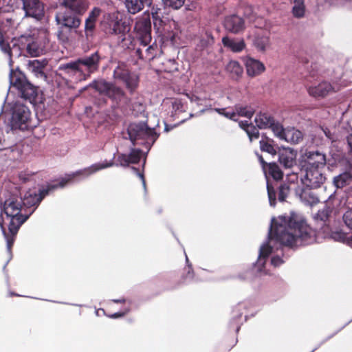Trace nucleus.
<instances>
[{
  "label": "nucleus",
  "instance_id": "1",
  "mask_svg": "<svg viewBox=\"0 0 352 352\" xmlns=\"http://www.w3.org/2000/svg\"><path fill=\"white\" fill-rule=\"evenodd\" d=\"M322 232L318 233L310 228L302 219H298L295 214L289 216H279L272 218L268 239L259 249L258 259L254 265V270L259 274H268L265 270L268 256H271V265L278 267L284 263L283 246L298 247L320 242L321 239L331 237L335 241L346 243L347 236L343 232H331L329 227L324 225Z\"/></svg>",
  "mask_w": 352,
  "mask_h": 352
},
{
  "label": "nucleus",
  "instance_id": "2",
  "mask_svg": "<svg viewBox=\"0 0 352 352\" xmlns=\"http://www.w3.org/2000/svg\"><path fill=\"white\" fill-rule=\"evenodd\" d=\"M34 210L28 213L21 201L15 197H10L5 201L1 208L0 227L5 234L3 224L8 226L10 232L14 235L18 232L21 226L29 218Z\"/></svg>",
  "mask_w": 352,
  "mask_h": 352
},
{
  "label": "nucleus",
  "instance_id": "3",
  "mask_svg": "<svg viewBox=\"0 0 352 352\" xmlns=\"http://www.w3.org/2000/svg\"><path fill=\"white\" fill-rule=\"evenodd\" d=\"M99 62L100 56L98 52H94L90 56L63 65L60 68L65 69L69 74H78L80 80H85L98 69Z\"/></svg>",
  "mask_w": 352,
  "mask_h": 352
},
{
  "label": "nucleus",
  "instance_id": "4",
  "mask_svg": "<svg viewBox=\"0 0 352 352\" xmlns=\"http://www.w3.org/2000/svg\"><path fill=\"white\" fill-rule=\"evenodd\" d=\"M131 142L135 144H146L149 149L158 138L155 128H150L146 123H132L127 129Z\"/></svg>",
  "mask_w": 352,
  "mask_h": 352
},
{
  "label": "nucleus",
  "instance_id": "5",
  "mask_svg": "<svg viewBox=\"0 0 352 352\" xmlns=\"http://www.w3.org/2000/svg\"><path fill=\"white\" fill-rule=\"evenodd\" d=\"M30 115V111L26 106L16 102L10 107L8 124L11 130H26L29 127Z\"/></svg>",
  "mask_w": 352,
  "mask_h": 352
},
{
  "label": "nucleus",
  "instance_id": "6",
  "mask_svg": "<svg viewBox=\"0 0 352 352\" xmlns=\"http://www.w3.org/2000/svg\"><path fill=\"white\" fill-rule=\"evenodd\" d=\"M102 26L107 34L118 35L122 41L131 29L129 23L118 12H113L106 15Z\"/></svg>",
  "mask_w": 352,
  "mask_h": 352
},
{
  "label": "nucleus",
  "instance_id": "7",
  "mask_svg": "<svg viewBox=\"0 0 352 352\" xmlns=\"http://www.w3.org/2000/svg\"><path fill=\"white\" fill-rule=\"evenodd\" d=\"M10 82L11 85L19 90L21 97L29 100L34 99L36 97V87L27 80L23 74L14 72L12 69L10 74Z\"/></svg>",
  "mask_w": 352,
  "mask_h": 352
},
{
  "label": "nucleus",
  "instance_id": "8",
  "mask_svg": "<svg viewBox=\"0 0 352 352\" xmlns=\"http://www.w3.org/2000/svg\"><path fill=\"white\" fill-rule=\"evenodd\" d=\"M113 165V162L112 161L109 162H104L92 164L89 167L78 170L75 173H73L72 174L66 175L64 178L61 179L58 186L61 188L64 187L67 183L71 182L74 178L77 177L85 178L96 173L97 171H99L106 168L111 167ZM56 187H57V185L53 186V188Z\"/></svg>",
  "mask_w": 352,
  "mask_h": 352
},
{
  "label": "nucleus",
  "instance_id": "9",
  "mask_svg": "<svg viewBox=\"0 0 352 352\" xmlns=\"http://www.w3.org/2000/svg\"><path fill=\"white\" fill-rule=\"evenodd\" d=\"M140 41V43L145 45L148 42H151V23L150 14L144 12L137 18L134 28Z\"/></svg>",
  "mask_w": 352,
  "mask_h": 352
},
{
  "label": "nucleus",
  "instance_id": "10",
  "mask_svg": "<svg viewBox=\"0 0 352 352\" xmlns=\"http://www.w3.org/2000/svg\"><path fill=\"white\" fill-rule=\"evenodd\" d=\"M304 174L301 176L302 183L307 187L316 188L320 186L325 180L322 173V168H303Z\"/></svg>",
  "mask_w": 352,
  "mask_h": 352
},
{
  "label": "nucleus",
  "instance_id": "11",
  "mask_svg": "<svg viewBox=\"0 0 352 352\" xmlns=\"http://www.w3.org/2000/svg\"><path fill=\"white\" fill-rule=\"evenodd\" d=\"M94 87L100 94L108 96L113 100H120L124 96V92L120 87L105 80L94 82Z\"/></svg>",
  "mask_w": 352,
  "mask_h": 352
},
{
  "label": "nucleus",
  "instance_id": "12",
  "mask_svg": "<svg viewBox=\"0 0 352 352\" xmlns=\"http://www.w3.org/2000/svg\"><path fill=\"white\" fill-rule=\"evenodd\" d=\"M55 21L60 25V28L65 27L70 30L78 28L81 23L76 14H72L67 11H58L55 16Z\"/></svg>",
  "mask_w": 352,
  "mask_h": 352
},
{
  "label": "nucleus",
  "instance_id": "13",
  "mask_svg": "<svg viewBox=\"0 0 352 352\" xmlns=\"http://www.w3.org/2000/svg\"><path fill=\"white\" fill-rule=\"evenodd\" d=\"M25 16L41 20L44 16V4L39 0H22Z\"/></svg>",
  "mask_w": 352,
  "mask_h": 352
},
{
  "label": "nucleus",
  "instance_id": "14",
  "mask_svg": "<svg viewBox=\"0 0 352 352\" xmlns=\"http://www.w3.org/2000/svg\"><path fill=\"white\" fill-rule=\"evenodd\" d=\"M302 157L303 168H323L326 164L325 155L318 151L306 153Z\"/></svg>",
  "mask_w": 352,
  "mask_h": 352
},
{
  "label": "nucleus",
  "instance_id": "15",
  "mask_svg": "<svg viewBox=\"0 0 352 352\" xmlns=\"http://www.w3.org/2000/svg\"><path fill=\"white\" fill-rule=\"evenodd\" d=\"M340 89L337 84H331L327 81H322L317 85L307 86V91L311 96L315 98H323L329 94L338 91Z\"/></svg>",
  "mask_w": 352,
  "mask_h": 352
},
{
  "label": "nucleus",
  "instance_id": "16",
  "mask_svg": "<svg viewBox=\"0 0 352 352\" xmlns=\"http://www.w3.org/2000/svg\"><path fill=\"white\" fill-rule=\"evenodd\" d=\"M114 77L122 80L131 91H134L138 85L139 78L135 74H130L128 70L118 67L114 70Z\"/></svg>",
  "mask_w": 352,
  "mask_h": 352
},
{
  "label": "nucleus",
  "instance_id": "17",
  "mask_svg": "<svg viewBox=\"0 0 352 352\" xmlns=\"http://www.w3.org/2000/svg\"><path fill=\"white\" fill-rule=\"evenodd\" d=\"M243 62L247 74L250 77L259 76L265 70L264 64L257 59L246 56L243 58Z\"/></svg>",
  "mask_w": 352,
  "mask_h": 352
},
{
  "label": "nucleus",
  "instance_id": "18",
  "mask_svg": "<svg viewBox=\"0 0 352 352\" xmlns=\"http://www.w3.org/2000/svg\"><path fill=\"white\" fill-rule=\"evenodd\" d=\"M223 25L226 30L233 34H239L245 29L243 19L235 14L227 16Z\"/></svg>",
  "mask_w": 352,
  "mask_h": 352
},
{
  "label": "nucleus",
  "instance_id": "19",
  "mask_svg": "<svg viewBox=\"0 0 352 352\" xmlns=\"http://www.w3.org/2000/svg\"><path fill=\"white\" fill-rule=\"evenodd\" d=\"M47 194V192H44L42 191L40 195L37 194L36 190H30L27 191L23 197L20 199L21 204L26 210L27 208L36 206L42 200L43 197Z\"/></svg>",
  "mask_w": 352,
  "mask_h": 352
},
{
  "label": "nucleus",
  "instance_id": "20",
  "mask_svg": "<svg viewBox=\"0 0 352 352\" xmlns=\"http://www.w3.org/2000/svg\"><path fill=\"white\" fill-rule=\"evenodd\" d=\"M278 160L285 168H292L296 164V152L290 148H283L278 152Z\"/></svg>",
  "mask_w": 352,
  "mask_h": 352
},
{
  "label": "nucleus",
  "instance_id": "21",
  "mask_svg": "<svg viewBox=\"0 0 352 352\" xmlns=\"http://www.w3.org/2000/svg\"><path fill=\"white\" fill-rule=\"evenodd\" d=\"M151 42H148L145 45L140 43L141 47L136 50V54L140 58L146 60H151L155 58L159 51L158 46L153 43L149 45Z\"/></svg>",
  "mask_w": 352,
  "mask_h": 352
},
{
  "label": "nucleus",
  "instance_id": "22",
  "mask_svg": "<svg viewBox=\"0 0 352 352\" xmlns=\"http://www.w3.org/2000/svg\"><path fill=\"white\" fill-rule=\"evenodd\" d=\"M62 5L72 12L80 15L83 14L89 7L87 0H63Z\"/></svg>",
  "mask_w": 352,
  "mask_h": 352
},
{
  "label": "nucleus",
  "instance_id": "23",
  "mask_svg": "<svg viewBox=\"0 0 352 352\" xmlns=\"http://www.w3.org/2000/svg\"><path fill=\"white\" fill-rule=\"evenodd\" d=\"M142 157V153L140 149H132L129 155L122 154L118 157L119 164L127 166L129 164H137Z\"/></svg>",
  "mask_w": 352,
  "mask_h": 352
},
{
  "label": "nucleus",
  "instance_id": "24",
  "mask_svg": "<svg viewBox=\"0 0 352 352\" xmlns=\"http://www.w3.org/2000/svg\"><path fill=\"white\" fill-rule=\"evenodd\" d=\"M222 43L224 47L233 52H240L245 47V43L243 39H234L228 36L223 37Z\"/></svg>",
  "mask_w": 352,
  "mask_h": 352
},
{
  "label": "nucleus",
  "instance_id": "25",
  "mask_svg": "<svg viewBox=\"0 0 352 352\" xmlns=\"http://www.w3.org/2000/svg\"><path fill=\"white\" fill-rule=\"evenodd\" d=\"M151 0H125V6L131 14H135L143 10L145 5L151 3Z\"/></svg>",
  "mask_w": 352,
  "mask_h": 352
},
{
  "label": "nucleus",
  "instance_id": "26",
  "mask_svg": "<svg viewBox=\"0 0 352 352\" xmlns=\"http://www.w3.org/2000/svg\"><path fill=\"white\" fill-rule=\"evenodd\" d=\"M226 72L233 79H239L243 73V67L239 62L236 60H230L226 67Z\"/></svg>",
  "mask_w": 352,
  "mask_h": 352
},
{
  "label": "nucleus",
  "instance_id": "27",
  "mask_svg": "<svg viewBox=\"0 0 352 352\" xmlns=\"http://www.w3.org/2000/svg\"><path fill=\"white\" fill-rule=\"evenodd\" d=\"M352 180V169L344 172L333 178V184L338 188H343L349 184Z\"/></svg>",
  "mask_w": 352,
  "mask_h": 352
},
{
  "label": "nucleus",
  "instance_id": "28",
  "mask_svg": "<svg viewBox=\"0 0 352 352\" xmlns=\"http://www.w3.org/2000/svg\"><path fill=\"white\" fill-rule=\"evenodd\" d=\"M27 52L31 56H38L43 54L45 51V45L42 42L34 41L29 43L27 45Z\"/></svg>",
  "mask_w": 352,
  "mask_h": 352
},
{
  "label": "nucleus",
  "instance_id": "29",
  "mask_svg": "<svg viewBox=\"0 0 352 352\" xmlns=\"http://www.w3.org/2000/svg\"><path fill=\"white\" fill-rule=\"evenodd\" d=\"M255 123L259 129H267L274 121L273 118L265 113L257 114L254 119Z\"/></svg>",
  "mask_w": 352,
  "mask_h": 352
},
{
  "label": "nucleus",
  "instance_id": "30",
  "mask_svg": "<svg viewBox=\"0 0 352 352\" xmlns=\"http://www.w3.org/2000/svg\"><path fill=\"white\" fill-rule=\"evenodd\" d=\"M239 126L248 134L250 140L252 142L253 140L258 138L259 133L258 129L252 124L248 123V121H241L239 122Z\"/></svg>",
  "mask_w": 352,
  "mask_h": 352
},
{
  "label": "nucleus",
  "instance_id": "31",
  "mask_svg": "<svg viewBox=\"0 0 352 352\" xmlns=\"http://www.w3.org/2000/svg\"><path fill=\"white\" fill-rule=\"evenodd\" d=\"M302 139V133L295 129H289L286 130L285 140L286 142L294 144L298 143Z\"/></svg>",
  "mask_w": 352,
  "mask_h": 352
},
{
  "label": "nucleus",
  "instance_id": "32",
  "mask_svg": "<svg viewBox=\"0 0 352 352\" xmlns=\"http://www.w3.org/2000/svg\"><path fill=\"white\" fill-rule=\"evenodd\" d=\"M292 14L296 18H302L305 13L304 0H294L292 7Z\"/></svg>",
  "mask_w": 352,
  "mask_h": 352
},
{
  "label": "nucleus",
  "instance_id": "33",
  "mask_svg": "<svg viewBox=\"0 0 352 352\" xmlns=\"http://www.w3.org/2000/svg\"><path fill=\"white\" fill-rule=\"evenodd\" d=\"M254 45L258 51L264 52L270 45V38L267 36H257L254 40Z\"/></svg>",
  "mask_w": 352,
  "mask_h": 352
},
{
  "label": "nucleus",
  "instance_id": "34",
  "mask_svg": "<svg viewBox=\"0 0 352 352\" xmlns=\"http://www.w3.org/2000/svg\"><path fill=\"white\" fill-rule=\"evenodd\" d=\"M234 109L236 113V118L241 116L251 118L254 113V109L249 106L236 105Z\"/></svg>",
  "mask_w": 352,
  "mask_h": 352
},
{
  "label": "nucleus",
  "instance_id": "35",
  "mask_svg": "<svg viewBox=\"0 0 352 352\" xmlns=\"http://www.w3.org/2000/svg\"><path fill=\"white\" fill-rule=\"evenodd\" d=\"M331 212V208L325 206L314 214V219L316 221H321V223H325L329 219Z\"/></svg>",
  "mask_w": 352,
  "mask_h": 352
},
{
  "label": "nucleus",
  "instance_id": "36",
  "mask_svg": "<svg viewBox=\"0 0 352 352\" xmlns=\"http://www.w3.org/2000/svg\"><path fill=\"white\" fill-rule=\"evenodd\" d=\"M269 129L272 130V131L277 138L280 140H285L286 130L284 129L282 125H280L279 123H275L274 120Z\"/></svg>",
  "mask_w": 352,
  "mask_h": 352
},
{
  "label": "nucleus",
  "instance_id": "37",
  "mask_svg": "<svg viewBox=\"0 0 352 352\" xmlns=\"http://www.w3.org/2000/svg\"><path fill=\"white\" fill-rule=\"evenodd\" d=\"M268 173L275 180H279L283 178V173L278 166L274 163L269 164L268 165Z\"/></svg>",
  "mask_w": 352,
  "mask_h": 352
},
{
  "label": "nucleus",
  "instance_id": "38",
  "mask_svg": "<svg viewBox=\"0 0 352 352\" xmlns=\"http://www.w3.org/2000/svg\"><path fill=\"white\" fill-rule=\"evenodd\" d=\"M44 65L38 60H34L30 61L28 63V68L30 70L34 72L36 74H43V68Z\"/></svg>",
  "mask_w": 352,
  "mask_h": 352
},
{
  "label": "nucleus",
  "instance_id": "39",
  "mask_svg": "<svg viewBox=\"0 0 352 352\" xmlns=\"http://www.w3.org/2000/svg\"><path fill=\"white\" fill-rule=\"evenodd\" d=\"M166 7L177 10L180 8L184 3V0H162Z\"/></svg>",
  "mask_w": 352,
  "mask_h": 352
},
{
  "label": "nucleus",
  "instance_id": "40",
  "mask_svg": "<svg viewBox=\"0 0 352 352\" xmlns=\"http://www.w3.org/2000/svg\"><path fill=\"white\" fill-rule=\"evenodd\" d=\"M214 111L217 112L218 113L224 116L226 118H229L232 120H237L236 118V113L235 112V109L232 111H227L226 109L222 108V109H215Z\"/></svg>",
  "mask_w": 352,
  "mask_h": 352
},
{
  "label": "nucleus",
  "instance_id": "41",
  "mask_svg": "<svg viewBox=\"0 0 352 352\" xmlns=\"http://www.w3.org/2000/svg\"><path fill=\"white\" fill-rule=\"evenodd\" d=\"M260 148L262 151L267 152L271 155H275L276 153L274 146L265 140H262L260 141Z\"/></svg>",
  "mask_w": 352,
  "mask_h": 352
},
{
  "label": "nucleus",
  "instance_id": "42",
  "mask_svg": "<svg viewBox=\"0 0 352 352\" xmlns=\"http://www.w3.org/2000/svg\"><path fill=\"white\" fill-rule=\"evenodd\" d=\"M292 188V184L290 185L287 184H283L280 187V191H279V196L278 199L280 201H283L287 197V195L289 192V190Z\"/></svg>",
  "mask_w": 352,
  "mask_h": 352
},
{
  "label": "nucleus",
  "instance_id": "43",
  "mask_svg": "<svg viewBox=\"0 0 352 352\" xmlns=\"http://www.w3.org/2000/svg\"><path fill=\"white\" fill-rule=\"evenodd\" d=\"M0 47L4 53L8 54L10 58V65H11L12 52L9 45L4 41L1 35H0Z\"/></svg>",
  "mask_w": 352,
  "mask_h": 352
},
{
  "label": "nucleus",
  "instance_id": "44",
  "mask_svg": "<svg viewBox=\"0 0 352 352\" xmlns=\"http://www.w3.org/2000/svg\"><path fill=\"white\" fill-rule=\"evenodd\" d=\"M267 194L269 197V201L270 204L272 206H274L276 204V194L275 191L274 190L273 188L271 187L269 182H267Z\"/></svg>",
  "mask_w": 352,
  "mask_h": 352
},
{
  "label": "nucleus",
  "instance_id": "45",
  "mask_svg": "<svg viewBox=\"0 0 352 352\" xmlns=\"http://www.w3.org/2000/svg\"><path fill=\"white\" fill-rule=\"evenodd\" d=\"M343 221L345 225L352 230V209L346 210L343 214Z\"/></svg>",
  "mask_w": 352,
  "mask_h": 352
},
{
  "label": "nucleus",
  "instance_id": "46",
  "mask_svg": "<svg viewBox=\"0 0 352 352\" xmlns=\"http://www.w3.org/2000/svg\"><path fill=\"white\" fill-rule=\"evenodd\" d=\"M96 22L93 21H90V19H86L85 21V30L87 36H89V34L92 32L94 29L95 28Z\"/></svg>",
  "mask_w": 352,
  "mask_h": 352
},
{
  "label": "nucleus",
  "instance_id": "47",
  "mask_svg": "<svg viewBox=\"0 0 352 352\" xmlns=\"http://www.w3.org/2000/svg\"><path fill=\"white\" fill-rule=\"evenodd\" d=\"M246 303L240 302L234 309V313H236L237 318H241L243 314V310L246 309Z\"/></svg>",
  "mask_w": 352,
  "mask_h": 352
},
{
  "label": "nucleus",
  "instance_id": "48",
  "mask_svg": "<svg viewBox=\"0 0 352 352\" xmlns=\"http://www.w3.org/2000/svg\"><path fill=\"white\" fill-rule=\"evenodd\" d=\"M172 107L175 113H177V112H182L184 110V105L182 103L181 100L178 99H175L172 102Z\"/></svg>",
  "mask_w": 352,
  "mask_h": 352
},
{
  "label": "nucleus",
  "instance_id": "49",
  "mask_svg": "<svg viewBox=\"0 0 352 352\" xmlns=\"http://www.w3.org/2000/svg\"><path fill=\"white\" fill-rule=\"evenodd\" d=\"M100 14V10L98 8H94L91 12L89 13V16L87 19H90V21H93L94 22L96 21L97 18L99 16Z\"/></svg>",
  "mask_w": 352,
  "mask_h": 352
},
{
  "label": "nucleus",
  "instance_id": "50",
  "mask_svg": "<svg viewBox=\"0 0 352 352\" xmlns=\"http://www.w3.org/2000/svg\"><path fill=\"white\" fill-rule=\"evenodd\" d=\"M32 174L29 171H23L21 172L19 177V179L23 182H26L30 179V178L32 177Z\"/></svg>",
  "mask_w": 352,
  "mask_h": 352
},
{
  "label": "nucleus",
  "instance_id": "51",
  "mask_svg": "<svg viewBox=\"0 0 352 352\" xmlns=\"http://www.w3.org/2000/svg\"><path fill=\"white\" fill-rule=\"evenodd\" d=\"M348 144V154L352 160V135H349L346 138Z\"/></svg>",
  "mask_w": 352,
  "mask_h": 352
},
{
  "label": "nucleus",
  "instance_id": "52",
  "mask_svg": "<svg viewBox=\"0 0 352 352\" xmlns=\"http://www.w3.org/2000/svg\"><path fill=\"white\" fill-rule=\"evenodd\" d=\"M57 36L58 39L63 43H67L69 40L68 36L65 35L61 30H59Z\"/></svg>",
  "mask_w": 352,
  "mask_h": 352
},
{
  "label": "nucleus",
  "instance_id": "53",
  "mask_svg": "<svg viewBox=\"0 0 352 352\" xmlns=\"http://www.w3.org/2000/svg\"><path fill=\"white\" fill-rule=\"evenodd\" d=\"M133 110L137 111L138 113L144 112V106L142 103H135L133 104Z\"/></svg>",
  "mask_w": 352,
  "mask_h": 352
},
{
  "label": "nucleus",
  "instance_id": "54",
  "mask_svg": "<svg viewBox=\"0 0 352 352\" xmlns=\"http://www.w3.org/2000/svg\"><path fill=\"white\" fill-rule=\"evenodd\" d=\"M129 311V308L127 307L126 309H125L124 311L123 312H118V313H115L113 314H112L111 316H110L111 318H120V317H122L124 315H125L126 313H128Z\"/></svg>",
  "mask_w": 352,
  "mask_h": 352
},
{
  "label": "nucleus",
  "instance_id": "55",
  "mask_svg": "<svg viewBox=\"0 0 352 352\" xmlns=\"http://www.w3.org/2000/svg\"><path fill=\"white\" fill-rule=\"evenodd\" d=\"M152 18L153 19V23L155 26H157V25H160L162 22L160 14L158 15H153L152 16Z\"/></svg>",
  "mask_w": 352,
  "mask_h": 352
},
{
  "label": "nucleus",
  "instance_id": "56",
  "mask_svg": "<svg viewBox=\"0 0 352 352\" xmlns=\"http://www.w3.org/2000/svg\"><path fill=\"white\" fill-rule=\"evenodd\" d=\"M132 169H133L134 171L137 172L138 177L141 179V180H142V184H143L144 187H145V186H146V182H145V180H144V175H143V174H142V173H141L138 172V170H137V169H136L135 168H132Z\"/></svg>",
  "mask_w": 352,
  "mask_h": 352
},
{
  "label": "nucleus",
  "instance_id": "57",
  "mask_svg": "<svg viewBox=\"0 0 352 352\" xmlns=\"http://www.w3.org/2000/svg\"><path fill=\"white\" fill-rule=\"evenodd\" d=\"M161 13V9L158 8H154L153 7L151 9V15H158Z\"/></svg>",
  "mask_w": 352,
  "mask_h": 352
},
{
  "label": "nucleus",
  "instance_id": "58",
  "mask_svg": "<svg viewBox=\"0 0 352 352\" xmlns=\"http://www.w3.org/2000/svg\"><path fill=\"white\" fill-rule=\"evenodd\" d=\"M322 131H323L324 133L325 134V135L327 136V138H328L329 140H333L331 133L327 129H322Z\"/></svg>",
  "mask_w": 352,
  "mask_h": 352
},
{
  "label": "nucleus",
  "instance_id": "59",
  "mask_svg": "<svg viewBox=\"0 0 352 352\" xmlns=\"http://www.w3.org/2000/svg\"><path fill=\"white\" fill-rule=\"evenodd\" d=\"M346 244L352 248V236L347 239Z\"/></svg>",
  "mask_w": 352,
  "mask_h": 352
},
{
  "label": "nucleus",
  "instance_id": "60",
  "mask_svg": "<svg viewBox=\"0 0 352 352\" xmlns=\"http://www.w3.org/2000/svg\"><path fill=\"white\" fill-rule=\"evenodd\" d=\"M12 244V241H11L9 239H8V241H7V246H8V249L9 251L11 249Z\"/></svg>",
  "mask_w": 352,
  "mask_h": 352
},
{
  "label": "nucleus",
  "instance_id": "61",
  "mask_svg": "<svg viewBox=\"0 0 352 352\" xmlns=\"http://www.w3.org/2000/svg\"><path fill=\"white\" fill-rule=\"evenodd\" d=\"M113 302H116V303H118V302H125V299L124 298H121V299H114L113 300Z\"/></svg>",
  "mask_w": 352,
  "mask_h": 352
},
{
  "label": "nucleus",
  "instance_id": "62",
  "mask_svg": "<svg viewBox=\"0 0 352 352\" xmlns=\"http://www.w3.org/2000/svg\"><path fill=\"white\" fill-rule=\"evenodd\" d=\"M259 160H260L261 163L263 165V169L265 170L264 165H265V162H264V160H263V159L262 158L261 156H259Z\"/></svg>",
  "mask_w": 352,
  "mask_h": 352
},
{
  "label": "nucleus",
  "instance_id": "63",
  "mask_svg": "<svg viewBox=\"0 0 352 352\" xmlns=\"http://www.w3.org/2000/svg\"><path fill=\"white\" fill-rule=\"evenodd\" d=\"M318 201H318V198H313V201H312L313 204L318 203Z\"/></svg>",
  "mask_w": 352,
  "mask_h": 352
},
{
  "label": "nucleus",
  "instance_id": "64",
  "mask_svg": "<svg viewBox=\"0 0 352 352\" xmlns=\"http://www.w3.org/2000/svg\"><path fill=\"white\" fill-rule=\"evenodd\" d=\"M3 146V143H2V140L0 138V150H1V149H2Z\"/></svg>",
  "mask_w": 352,
  "mask_h": 352
}]
</instances>
